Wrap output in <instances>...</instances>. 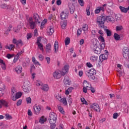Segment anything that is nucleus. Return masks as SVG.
<instances>
[{"mask_svg": "<svg viewBox=\"0 0 129 129\" xmlns=\"http://www.w3.org/2000/svg\"><path fill=\"white\" fill-rule=\"evenodd\" d=\"M54 33V27L52 26L48 27L47 29V34L49 36H52Z\"/></svg>", "mask_w": 129, "mask_h": 129, "instance_id": "14", "label": "nucleus"}, {"mask_svg": "<svg viewBox=\"0 0 129 129\" xmlns=\"http://www.w3.org/2000/svg\"><path fill=\"white\" fill-rule=\"evenodd\" d=\"M63 83L66 86H69L71 84V81L69 80V77L65 76L63 80Z\"/></svg>", "mask_w": 129, "mask_h": 129, "instance_id": "13", "label": "nucleus"}, {"mask_svg": "<svg viewBox=\"0 0 129 129\" xmlns=\"http://www.w3.org/2000/svg\"><path fill=\"white\" fill-rule=\"evenodd\" d=\"M69 8L71 14H73L75 11V6L73 4H69Z\"/></svg>", "mask_w": 129, "mask_h": 129, "instance_id": "21", "label": "nucleus"}, {"mask_svg": "<svg viewBox=\"0 0 129 129\" xmlns=\"http://www.w3.org/2000/svg\"><path fill=\"white\" fill-rule=\"evenodd\" d=\"M22 102H23V101L21 99L19 100L17 103V106H20L21 104H22Z\"/></svg>", "mask_w": 129, "mask_h": 129, "instance_id": "64", "label": "nucleus"}, {"mask_svg": "<svg viewBox=\"0 0 129 129\" xmlns=\"http://www.w3.org/2000/svg\"><path fill=\"white\" fill-rule=\"evenodd\" d=\"M60 25L62 29H66V26H67V22L66 21H62L61 22Z\"/></svg>", "mask_w": 129, "mask_h": 129, "instance_id": "29", "label": "nucleus"}, {"mask_svg": "<svg viewBox=\"0 0 129 129\" xmlns=\"http://www.w3.org/2000/svg\"><path fill=\"white\" fill-rule=\"evenodd\" d=\"M57 108H58L59 112H60V113H61L62 114H65V111H64V109H63V107H62L58 105Z\"/></svg>", "mask_w": 129, "mask_h": 129, "instance_id": "33", "label": "nucleus"}, {"mask_svg": "<svg viewBox=\"0 0 129 129\" xmlns=\"http://www.w3.org/2000/svg\"><path fill=\"white\" fill-rule=\"evenodd\" d=\"M114 38L115 40H116V41H118V40H120V36H119V35H118L117 33H115L114 34Z\"/></svg>", "mask_w": 129, "mask_h": 129, "instance_id": "38", "label": "nucleus"}, {"mask_svg": "<svg viewBox=\"0 0 129 129\" xmlns=\"http://www.w3.org/2000/svg\"><path fill=\"white\" fill-rule=\"evenodd\" d=\"M81 101L82 103H83V104H85V105H88V103L84 97L81 98Z\"/></svg>", "mask_w": 129, "mask_h": 129, "instance_id": "39", "label": "nucleus"}, {"mask_svg": "<svg viewBox=\"0 0 129 129\" xmlns=\"http://www.w3.org/2000/svg\"><path fill=\"white\" fill-rule=\"evenodd\" d=\"M83 86V87H86L88 89H91V85L86 80L84 81Z\"/></svg>", "mask_w": 129, "mask_h": 129, "instance_id": "18", "label": "nucleus"}, {"mask_svg": "<svg viewBox=\"0 0 129 129\" xmlns=\"http://www.w3.org/2000/svg\"><path fill=\"white\" fill-rule=\"evenodd\" d=\"M32 62H33L34 64H35V65H38L39 66H40L41 65V64H40L39 62H38V61H37L36 60V58H35V57H32Z\"/></svg>", "mask_w": 129, "mask_h": 129, "instance_id": "37", "label": "nucleus"}, {"mask_svg": "<svg viewBox=\"0 0 129 129\" xmlns=\"http://www.w3.org/2000/svg\"><path fill=\"white\" fill-rule=\"evenodd\" d=\"M38 59L40 61H43V60H44V56L42 54H39L38 56Z\"/></svg>", "mask_w": 129, "mask_h": 129, "instance_id": "56", "label": "nucleus"}, {"mask_svg": "<svg viewBox=\"0 0 129 129\" xmlns=\"http://www.w3.org/2000/svg\"><path fill=\"white\" fill-rule=\"evenodd\" d=\"M106 19L108 22H111L112 21V17L110 16H107Z\"/></svg>", "mask_w": 129, "mask_h": 129, "instance_id": "54", "label": "nucleus"}, {"mask_svg": "<svg viewBox=\"0 0 129 129\" xmlns=\"http://www.w3.org/2000/svg\"><path fill=\"white\" fill-rule=\"evenodd\" d=\"M117 67L118 69V70H119L118 72H119V73H120V75H122L121 73H122V66L120 64H118L117 65Z\"/></svg>", "mask_w": 129, "mask_h": 129, "instance_id": "34", "label": "nucleus"}, {"mask_svg": "<svg viewBox=\"0 0 129 129\" xmlns=\"http://www.w3.org/2000/svg\"><path fill=\"white\" fill-rule=\"evenodd\" d=\"M33 36V34L32 33H27V40H29L30 39H31L32 38V36Z\"/></svg>", "mask_w": 129, "mask_h": 129, "instance_id": "50", "label": "nucleus"}, {"mask_svg": "<svg viewBox=\"0 0 129 129\" xmlns=\"http://www.w3.org/2000/svg\"><path fill=\"white\" fill-rule=\"evenodd\" d=\"M20 59V56H18V55H17V54L15 56L13 62L14 63H17L18 61V60Z\"/></svg>", "mask_w": 129, "mask_h": 129, "instance_id": "43", "label": "nucleus"}, {"mask_svg": "<svg viewBox=\"0 0 129 129\" xmlns=\"http://www.w3.org/2000/svg\"><path fill=\"white\" fill-rule=\"evenodd\" d=\"M1 66L3 70H6V69H7V67H6V63L4 62V63L1 64Z\"/></svg>", "mask_w": 129, "mask_h": 129, "instance_id": "63", "label": "nucleus"}, {"mask_svg": "<svg viewBox=\"0 0 129 129\" xmlns=\"http://www.w3.org/2000/svg\"><path fill=\"white\" fill-rule=\"evenodd\" d=\"M69 71V65L66 64L61 69V71L56 70L53 73V76L56 79H60L62 76H65Z\"/></svg>", "mask_w": 129, "mask_h": 129, "instance_id": "2", "label": "nucleus"}, {"mask_svg": "<svg viewBox=\"0 0 129 129\" xmlns=\"http://www.w3.org/2000/svg\"><path fill=\"white\" fill-rule=\"evenodd\" d=\"M14 54H11L10 53H8L7 54L6 57L7 58H8V59H12V58H13V57H14Z\"/></svg>", "mask_w": 129, "mask_h": 129, "instance_id": "46", "label": "nucleus"}, {"mask_svg": "<svg viewBox=\"0 0 129 129\" xmlns=\"http://www.w3.org/2000/svg\"><path fill=\"white\" fill-rule=\"evenodd\" d=\"M78 3L81 7L84 6V1L83 0H78Z\"/></svg>", "mask_w": 129, "mask_h": 129, "instance_id": "51", "label": "nucleus"}, {"mask_svg": "<svg viewBox=\"0 0 129 129\" xmlns=\"http://www.w3.org/2000/svg\"><path fill=\"white\" fill-rule=\"evenodd\" d=\"M48 120L49 123H56V121H57V114L53 112H50Z\"/></svg>", "mask_w": 129, "mask_h": 129, "instance_id": "3", "label": "nucleus"}, {"mask_svg": "<svg viewBox=\"0 0 129 129\" xmlns=\"http://www.w3.org/2000/svg\"><path fill=\"white\" fill-rule=\"evenodd\" d=\"M86 74L88 77H91V76L96 74V71L94 69H91L89 71H87Z\"/></svg>", "mask_w": 129, "mask_h": 129, "instance_id": "10", "label": "nucleus"}, {"mask_svg": "<svg viewBox=\"0 0 129 129\" xmlns=\"http://www.w3.org/2000/svg\"><path fill=\"white\" fill-rule=\"evenodd\" d=\"M64 43L66 46H67V45H69V44H70V38H69V37H67L65 39Z\"/></svg>", "mask_w": 129, "mask_h": 129, "instance_id": "42", "label": "nucleus"}, {"mask_svg": "<svg viewBox=\"0 0 129 129\" xmlns=\"http://www.w3.org/2000/svg\"><path fill=\"white\" fill-rule=\"evenodd\" d=\"M4 95V89L0 88V97H2Z\"/></svg>", "mask_w": 129, "mask_h": 129, "instance_id": "58", "label": "nucleus"}, {"mask_svg": "<svg viewBox=\"0 0 129 129\" xmlns=\"http://www.w3.org/2000/svg\"><path fill=\"white\" fill-rule=\"evenodd\" d=\"M20 29H21V26H18L17 29V28H14V31L15 32V33H18L19 31H20Z\"/></svg>", "mask_w": 129, "mask_h": 129, "instance_id": "49", "label": "nucleus"}, {"mask_svg": "<svg viewBox=\"0 0 129 129\" xmlns=\"http://www.w3.org/2000/svg\"><path fill=\"white\" fill-rule=\"evenodd\" d=\"M100 60H102L103 61V60H106L107 59V55L106 54H101L99 56Z\"/></svg>", "mask_w": 129, "mask_h": 129, "instance_id": "27", "label": "nucleus"}, {"mask_svg": "<svg viewBox=\"0 0 129 129\" xmlns=\"http://www.w3.org/2000/svg\"><path fill=\"white\" fill-rule=\"evenodd\" d=\"M40 88L42 90H43V91H48L49 90V86L47 84H43Z\"/></svg>", "mask_w": 129, "mask_h": 129, "instance_id": "24", "label": "nucleus"}, {"mask_svg": "<svg viewBox=\"0 0 129 129\" xmlns=\"http://www.w3.org/2000/svg\"><path fill=\"white\" fill-rule=\"evenodd\" d=\"M26 102L27 104H31L32 102V99H31V97H28L26 98Z\"/></svg>", "mask_w": 129, "mask_h": 129, "instance_id": "45", "label": "nucleus"}, {"mask_svg": "<svg viewBox=\"0 0 129 129\" xmlns=\"http://www.w3.org/2000/svg\"><path fill=\"white\" fill-rule=\"evenodd\" d=\"M60 18L61 20H66L68 18V13H66L64 12H62L60 13Z\"/></svg>", "mask_w": 129, "mask_h": 129, "instance_id": "20", "label": "nucleus"}, {"mask_svg": "<svg viewBox=\"0 0 129 129\" xmlns=\"http://www.w3.org/2000/svg\"><path fill=\"white\" fill-rule=\"evenodd\" d=\"M56 123H50V129H55L56 127Z\"/></svg>", "mask_w": 129, "mask_h": 129, "instance_id": "47", "label": "nucleus"}, {"mask_svg": "<svg viewBox=\"0 0 129 129\" xmlns=\"http://www.w3.org/2000/svg\"><path fill=\"white\" fill-rule=\"evenodd\" d=\"M29 82L28 80L25 81L23 83L22 89L25 93H29L31 91V88L29 87Z\"/></svg>", "mask_w": 129, "mask_h": 129, "instance_id": "4", "label": "nucleus"}, {"mask_svg": "<svg viewBox=\"0 0 129 129\" xmlns=\"http://www.w3.org/2000/svg\"><path fill=\"white\" fill-rule=\"evenodd\" d=\"M99 41L102 43V44H104L105 45V40H104V38L102 36H99L98 38Z\"/></svg>", "mask_w": 129, "mask_h": 129, "instance_id": "32", "label": "nucleus"}, {"mask_svg": "<svg viewBox=\"0 0 129 129\" xmlns=\"http://www.w3.org/2000/svg\"><path fill=\"white\" fill-rule=\"evenodd\" d=\"M106 4H104L102 6L98 7L95 10V14H99L100 12H103L105 10Z\"/></svg>", "mask_w": 129, "mask_h": 129, "instance_id": "11", "label": "nucleus"}, {"mask_svg": "<svg viewBox=\"0 0 129 129\" xmlns=\"http://www.w3.org/2000/svg\"><path fill=\"white\" fill-rule=\"evenodd\" d=\"M47 23V19H44L43 21L41 22L40 28L41 29H44V26H45V24Z\"/></svg>", "mask_w": 129, "mask_h": 129, "instance_id": "40", "label": "nucleus"}, {"mask_svg": "<svg viewBox=\"0 0 129 129\" xmlns=\"http://www.w3.org/2000/svg\"><path fill=\"white\" fill-rule=\"evenodd\" d=\"M16 45H17V46H18V45H23V42L22 41V40L19 39V40H17Z\"/></svg>", "mask_w": 129, "mask_h": 129, "instance_id": "59", "label": "nucleus"}, {"mask_svg": "<svg viewBox=\"0 0 129 129\" xmlns=\"http://www.w3.org/2000/svg\"><path fill=\"white\" fill-rule=\"evenodd\" d=\"M34 113L36 115H38L40 113V111H41V106L38 104H35L33 106Z\"/></svg>", "mask_w": 129, "mask_h": 129, "instance_id": "9", "label": "nucleus"}, {"mask_svg": "<svg viewBox=\"0 0 129 129\" xmlns=\"http://www.w3.org/2000/svg\"><path fill=\"white\" fill-rule=\"evenodd\" d=\"M35 84L36 86H38V87H40V88H41V87H42L43 84V83H42L41 81L37 80L35 82Z\"/></svg>", "mask_w": 129, "mask_h": 129, "instance_id": "30", "label": "nucleus"}, {"mask_svg": "<svg viewBox=\"0 0 129 129\" xmlns=\"http://www.w3.org/2000/svg\"><path fill=\"white\" fill-rule=\"evenodd\" d=\"M117 117H118V114L117 113H114L113 114V118H114V119H116Z\"/></svg>", "mask_w": 129, "mask_h": 129, "instance_id": "60", "label": "nucleus"}, {"mask_svg": "<svg viewBox=\"0 0 129 129\" xmlns=\"http://www.w3.org/2000/svg\"><path fill=\"white\" fill-rule=\"evenodd\" d=\"M0 103L2 106L3 105V106H5V107H9V103L6 100H0Z\"/></svg>", "mask_w": 129, "mask_h": 129, "instance_id": "16", "label": "nucleus"}, {"mask_svg": "<svg viewBox=\"0 0 129 129\" xmlns=\"http://www.w3.org/2000/svg\"><path fill=\"white\" fill-rule=\"evenodd\" d=\"M128 53L127 52H123V57H124V58L125 59H127V57H128Z\"/></svg>", "mask_w": 129, "mask_h": 129, "instance_id": "52", "label": "nucleus"}, {"mask_svg": "<svg viewBox=\"0 0 129 129\" xmlns=\"http://www.w3.org/2000/svg\"><path fill=\"white\" fill-rule=\"evenodd\" d=\"M47 118H46L45 116H43L41 117H40L39 119V122L41 124H43V123L46 122L47 121Z\"/></svg>", "mask_w": 129, "mask_h": 129, "instance_id": "26", "label": "nucleus"}, {"mask_svg": "<svg viewBox=\"0 0 129 129\" xmlns=\"http://www.w3.org/2000/svg\"><path fill=\"white\" fill-rule=\"evenodd\" d=\"M22 93H21V92H19L16 93L15 96H16L17 99H19V98H20V97L22 96Z\"/></svg>", "mask_w": 129, "mask_h": 129, "instance_id": "44", "label": "nucleus"}, {"mask_svg": "<svg viewBox=\"0 0 129 129\" xmlns=\"http://www.w3.org/2000/svg\"><path fill=\"white\" fill-rule=\"evenodd\" d=\"M53 47H54V53H57L59 49V43L57 41H55Z\"/></svg>", "mask_w": 129, "mask_h": 129, "instance_id": "19", "label": "nucleus"}, {"mask_svg": "<svg viewBox=\"0 0 129 129\" xmlns=\"http://www.w3.org/2000/svg\"><path fill=\"white\" fill-rule=\"evenodd\" d=\"M23 65L24 67H27L30 65V59L29 58H26V61L23 63Z\"/></svg>", "mask_w": 129, "mask_h": 129, "instance_id": "35", "label": "nucleus"}, {"mask_svg": "<svg viewBox=\"0 0 129 129\" xmlns=\"http://www.w3.org/2000/svg\"><path fill=\"white\" fill-rule=\"evenodd\" d=\"M27 24L32 30H34L36 28V22L33 20V17H32L27 18Z\"/></svg>", "mask_w": 129, "mask_h": 129, "instance_id": "5", "label": "nucleus"}, {"mask_svg": "<svg viewBox=\"0 0 129 129\" xmlns=\"http://www.w3.org/2000/svg\"><path fill=\"white\" fill-rule=\"evenodd\" d=\"M5 116L6 119H7V120H10V119H13V117L12 116V115H10V114H6Z\"/></svg>", "mask_w": 129, "mask_h": 129, "instance_id": "41", "label": "nucleus"}, {"mask_svg": "<svg viewBox=\"0 0 129 129\" xmlns=\"http://www.w3.org/2000/svg\"><path fill=\"white\" fill-rule=\"evenodd\" d=\"M11 6L8 5L6 4H2L0 5V7L1 9H9V10H12V8H11Z\"/></svg>", "mask_w": 129, "mask_h": 129, "instance_id": "22", "label": "nucleus"}, {"mask_svg": "<svg viewBox=\"0 0 129 129\" xmlns=\"http://www.w3.org/2000/svg\"><path fill=\"white\" fill-rule=\"evenodd\" d=\"M106 33L107 34V36L108 37H110V36H111V31L108 29L106 30Z\"/></svg>", "mask_w": 129, "mask_h": 129, "instance_id": "48", "label": "nucleus"}, {"mask_svg": "<svg viewBox=\"0 0 129 129\" xmlns=\"http://www.w3.org/2000/svg\"><path fill=\"white\" fill-rule=\"evenodd\" d=\"M90 108L97 112H100V107H99V105H98L96 103L92 104L90 106Z\"/></svg>", "mask_w": 129, "mask_h": 129, "instance_id": "8", "label": "nucleus"}, {"mask_svg": "<svg viewBox=\"0 0 129 129\" xmlns=\"http://www.w3.org/2000/svg\"><path fill=\"white\" fill-rule=\"evenodd\" d=\"M24 50H21L20 51H19L17 54H16L18 57H20V56H21L22 54L24 53Z\"/></svg>", "mask_w": 129, "mask_h": 129, "instance_id": "61", "label": "nucleus"}, {"mask_svg": "<svg viewBox=\"0 0 129 129\" xmlns=\"http://www.w3.org/2000/svg\"><path fill=\"white\" fill-rule=\"evenodd\" d=\"M89 7H88L86 9V12L87 13V15L90 16V11H89Z\"/></svg>", "mask_w": 129, "mask_h": 129, "instance_id": "62", "label": "nucleus"}, {"mask_svg": "<svg viewBox=\"0 0 129 129\" xmlns=\"http://www.w3.org/2000/svg\"><path fill=\"white\" fill-rule=\"evenodd\" d=\"M22 67L21 66H18L16 68H15V71L17 73V74H20L22 73Z\"/></svg>", "mask_w": 129, "mask_h": 129, "instance_id": "25", "label": "nucleus"}, {"mask_svg": "<svg viewBox=\"0 0 129 129\" xmlns=\"http://www.w3.org/2000/svg\"><path fill=\"white\" fill-rule=\"evenodd\" d=\"M45 52L47 53H51L52 52V45L51 43H48L45 45Z\"/></svg>", "mask_w": 129, "mask_h": 129, "instance_id": "12", "label": "nucleus"}, {"mask_svg": "<svg viewBox=\"0 0 129 129\" xmlns=\"http://www.w3.org/2000/svg\"><path fill=\"white\" fill-rule=\"evenodd\" d=\"M104 22H105V17L104 16H99L97 19V23L101 28L104 27Z\"/></svg>", "mask_w": 129, "mask_h": 129, "instance_id": "6", "label": "nucleus"}, {"mask_svg": "<svg viewBox=\"0 0 129 129\" xmlns=\"http://www.w3.org/2000/svg\"><path fill=\"white\" fill-rule=\"evenodd\" d=\"M83 31H84V33H86L87 31L88 30V25L87 24H85L83 25L82 27Z\"/></svg>", "mask_w": 129, "mask_h": 129, "instance_id": "36", "label": "nucleus"}, {"mask_svg": "<svg viewBox=\"0 0 129 129\" xmlns=\"http://www.w3.org/2000/svg\"><path fill=\"white\" fill-rule=\"evenodd\" d=\"M98 59V56L96 55H92L90 57V60L91 61V62H97Z\"/></svg>", "mask_w": 129, "mask_h": 129, "instance_id": "23", "label": "nucleus"}, {"mask_svg": "<svg viewBox=\"0 0 129 129\" xmlns=\"http://www.w3.org/2000/svg\"><path fill=\"white\" fill-rule=\"evenodd\" d=\"M41 40H42V38L41 37L37 38L36 44L39 49L41 51H42V52H44V45H43V44H42V43H41Z\"/></svg>", "mask_w": 129, "mask_h": 129, "instance_id": "7", "label": "nucleus"}, {"mask_svg": "<svg viewBox=\"0 0 129 129\" xmlns=\"http://www.w3.org/2000/svg\"><path fill=\"white\" fill-rule=\"evenodd\" d=\"M6 49H8V50H10V51H12L14 48H15V45L14 44H10L6 45L5 46Z\"/></svg>", "mask_w": 129, "mask_h": 129, "instance_id": "28", "label": "nucleus"}, {"mask_svg": "<svg viewBox=\"0 0 129 129\" xmlns=\"http://www.w3.org/2000/svg\"><path fill=\"white\" fill-rule=\"evenodd\" d=\"M87 90H90V89H88L87 87H83V91L84 93H87Z\"/></svg>", "mask_w": 129, "mask_h": 129, "instance_id": "57", "label": "nucleus"}, {"mask_svg": "<svg viewBox=\"0 0 129 129\" xmlns=\"http://www.w3.org/2000/svg\"><path fill=\"white\" fill-rule=\"evenodd\" d=\"M99 45H100V47H99ZM91 48L95 54H100L104 50L105 44L104 43L100 44L97 39H94L92 40Z\"/></svg>", "mask_w": 129, "mask_h": 129, "instance_id": "1", "label": "nucleus"}, {"mask_svg": "<svg viewBox=\"0 0 129 129\" xmlns=\"http://www.w3.org/2000/svg\"><path fill=\"white\" fill-rule=\"evenodd\" d=\"M123 53H128V48L124 47L123 48Z\"/></svg>", "mask_w": 129, "mask_h": 129, "instance_id": "55", "label": "nucleus"}, {"mask_svg": "<svg viewBox=\"0 0 129 129\" xmlns=\"http://www.w3.org/2000/svg\"><path fill=\"white\" fill-rule=\"evenodd\" d=\"M35 84L36 86H38V87H40V88H41V87H42L43 84V83H42L41 81L37 80L35 82Z\"/></svg>", "mask_w": 129, "mask_h": 129, "instance_id": "31", "label": "nucleus"}, {"mask_svg": "<svg viewBox=\"0 0 129 129\" xmlns=\"http://www.w3.org/2000/svg\"><path fill=\"white\" fill-rule=\"evenodd\" d=\"M33 18L35 20V23H37V24H40V23H41V21H42V20H41V18L39 17V15L38 14H34Z\"/></svg>", "mask_w": 129, "mask_h": 129, "instance_id": "15", "label": "nucleus"}, {"mask_svg": "<svg viewBox=\"0 0 129 129\" xmlns=\"http://www.w3.org/2000/svg\"><path fill=\"white\" fill-rule=\"evenodd\" d=\"M122 29V26H117L116 27V31H121Z\"/></svg>", "mask_w": 129, "mask_h": 129, "instance_id": "53", "label": "nucleus"}, {"mask_svg": "<svg viewBox=\"0 0 129 129\" xmlns=\"http://www.w3.org/2000/svg\"><path fill=\"white\" fill-rule=\"evenodd\" d=\"M60 102H62L64 105H67V100H66V98H61V96H58V98H57Z\"/></svg>", "mask_w": 129, "mask_h": 129, "instance_id": "17", "label": "nucleus"}]
</instances>
